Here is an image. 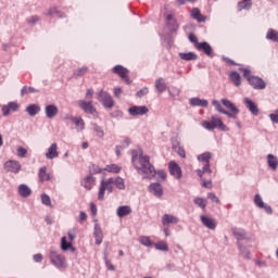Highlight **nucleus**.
<instances>
[{"instance_id":"nucleus-25","label":"nucleus","mask_w":278,"mask_h":278,"mask_svg":"<svg viewBox=\"0 0 278 278\" xmlns=\"http://www.w3.org/2000/svg\"><path fill=\"white\" fill-rule=\"evenodd\" d=\"M178 55L180 60H184L185 62H194L195 60H199V55L194 52H180Z\"/></svg>"},{"instance_id":"nucleus-8","label":"nucleus","mask_w":278,"mask_h":278,"mask_svg":"<svg viewBox=\"0 0 278 278\" xmlns=\"http://www.w3.org/2000/svg\"><path fill=\"white\" fill-rule=\"evenodd\" d=\"M112 73L118 75V77H121V79H123V81H125V84H127L128 86L131 85V79L129 78V70H127L125 66L115 65L112 68Z\"/></svg>"},{"instance_id":"nucleus-33","label":"nucleus","mask_w":278,"mask_h":278,"mask_svg":"<svg viewBox=\"0 0 278 278\" xmlns=\"http://www.w3.org/2000/svg\"><path fill=\"white\" fill-rule=\"evenodd\" d=\"M40 110L38 104H29L25 111L29 116H36L37 114H40Z\"/></svg>"},{"instance_id":"nucleus-57","label":"nucleus","mask_w":278,"mask_h":278,"mask_svg":"<svg viewBox=\"0 0 278 278\" xmlns=\"http://www.w3.org/2000/svg\"><path fill=\"white\" fill-rule=\"evenodd\" d=\"M40 21V17L38 15H33L27 20L28 25H36Z\"/></svg>"},{"instance_id":"nucleus-56","label":"nucleus","mask_w":278,"mask_h":278,"mask_svg":"<svg viewBox=\"0 0 278 278\" xmlns=\"http://www.w3.org/2000/svg\"><path fill=\"white\" fill-rule=\"evenodd\" d=\"M207 199L213 201V203H220V199H218V197H216V193H214V192H208Z\"/></svg>"},{"instance_id":"nucleus-61","label":"nucleus","mask_w":278,"mask_h":278,"mask_svg":"<svg viewBox=\"0 0 278 278\" xmlns=\"http://www.w3.org/2000/svg\"><path fill=\"white\" fill-rule=\"evenodd\" d=\"M189 40H190V42H193L194 47H197V45L201 43V42H199V40H197V36L194 34L189 35Z\"/></svg>"},{"instance_id":"nucleus-54","label":"nucleus","mask_w":278,"mask_h":278,"mask_svg":"<svg viewBox=\"0 0 278 278\" xmlns=\"http://www.w3.org/2000/svg\"><path fill=\"white\" fill-rule=\"evenodd\" d=\"M87 73H88V66H83L77 70L75 75L76 77H84V75H86Z\"/></svg>"},{"instance_id":"nucleus-48","label":"nucleus","mask_w":278,"mask_h":278,"mask_svg":"<svg viewBox=\"0 0 278 278\" xmlns=\"http://www.w3.org/2000/svg\"><path fill=\"white\" fill-rule=\"evenodd\" d=\"M139 242L140 244H142L143 247H153V242L151 241V238L147 237V236H141L139 238Z\"/></svg>"},{"instance_id":"nucleus-39","label":"nucleus","mask_w":278,"mask_h":278,"mask_svg":"<svg viewBox=\"0 0 278 278\" xmlns=\"http://www.w3.org/2000/svg\"><path fill=\"white\" fill-rule=\"evenodd\" d=\"M104 170H106V173H113L115 175H118V173H121L122 168H121V166H118L116 164H110V165H106Z\"/></svg>"},{"instance_id":"nucleus-9","label":"nucleus","mask_w":278,"mask_h":278,"mask_svg":"<svg viewBox=\"0 0 278 278\" xmlns=\"http://www.w3.org/2000/svg\"><path fill=\"white\" fill-rule=\"evenodd\" d=\"M4 169L7 173H13V175H18L21 173V163L18 161L9 160L4 163Z\"/></svg>"},{"instance_id":"nucleus-50","label":"nucleus","mask_w":278,"mask_h":278,"mask_svg":"<svg viewBox=\"0 0 278 278\" xmlns=\"http://www.w3.org/2000/svg\"><path fill=\"white\" fill-rule=\"evenodd\" d=\"M41 203L43 205H47L48 207H51V198L47 193L41 194Z\"/></svg>"},{"instance_id":"nucleus-1","label":"nucleus","mask_w":278,"mask_h":278,"mask_svg":"<svg viewBox=\"0 0 278 278\" xmlns=\"http://www.w3.org/2000/svg\"><path fill=\"white\" fill-rule=\"evenodd\" d=\"M131 162L134 168L139 175H142L143 179H153V177L157 175L155 166L151 164V157L149 155H144L142 150H132Z\"/></svg>"},{"instance_id":"nucleus-15","label":"nucleus","mask_w":278,"mask_h":278,"mask_svg":"<svg viewBox=\"0 0 278 278\" xmlns=\"http://www.w3.org/2000/svg\"><path fill=\"white\" fill-rule=\"evenodd\" d=\"M163 227H168L170 225H177L179 223V217L170 214H164L161 218Z\"/></svg>"},{"instance_id":"nucleus-53","label":"nucleus","mask_w":278,"mask_h":278,"mask_svg":"<svg viewBox=\"0 0 278 278\" xmlns=\"http://www.w3.org/2000/svg\"><path fill=\"white\" fill-rule=\"evenodd\" d=\"M167 27L169 31H177V29H179V25L177 24V21L167 22Z\"/></svg>"},{"instance_id":"nucleus-20","label":"nucleus","mask_w":278,"mask_h":278,"mask_svg":"<svg viewBox=\"0 0 278 278\" xmlns=\"http://www.w3.org/2000/svg\"><path fill=\"white\" fill-rule=\"evenodd\" d=\"M55 157H60V152H58V143H52L46 152V160H55Z\"/></svg>"},{"instance_id":"nucleus-26","label":"nucleus","mask_w":278,"mask_h":278,"mask_svg":"<svg viewBox=\"0 0 278 278\" xmlns=\"http://www.w3.org/2000/svg\"><path fill=\"white\" fill-rule=\"evenodd\" d=\"M17 192L20 197H23V199H27V197H31V189L25 184H22L18 186Z\"/></svg>"},{"instance_id":"nucleus-22","label":"nucleus","mask_w":278,"mask_h":278,"mask_svg":"<svg viewBox=\"0 0 278 278\" xmlns=\"http://www.w3.org/2000/svg\"><path fill=\"white\" fill-rule=\"evenodd\" d=\"M93 238H96V244L98 247L103 243V230L99 224H94Z\"/></svg>"},{"instance_id":"nucleus-19","label":"nucleus","mask_w":278,"mask_h":278,"mask_svg":"<svg viewBox=\"0 0 278 278\" xmlns=\"http://www.w3.org/2000/svg\"><path fill=\"white\" fill-rule=\"evenodd\" d=\"M149 191L154 194V197H157L160 199V197L164 195V189H162V185L160 182H152L149 186Z\"/></svg>"},{"instance_id":"nucleus-51","label":"nucleus","mask_w":278,"mask_h":278,"mask_svg":"<svg viewBox=\"0 0 278 278\" xmlns=\"http://www.w3.org/2000/svg\"><path fill=\"white\" fill-rule=\"evenodd\" d=\"M155 249H157V251H168V244H166V242L164 241H160L157 243H155Z\"/></svg>"},{"instance_id":"nucleus-41","label":"nucleus","mask_w":278,"mask_h":278,"mask_svg":"<svg viewBox=\"0 0 278 278\" xmlns=\"http://www.w3.org/2000/svg\"><path fill=\"white\" fill-rule=\"evenodd\" d=\"M113 184L118 190H125V180L122 177L117 176L113 178Z\"/></svg>"},{"instance_id":"nucleus-40","label":"nucleus","mask_w":278,"mask_h":278,"mask_svg":"<svg viewBox=\"0 0 278 278\" xmlns=\"http://www.w3.org/2000/svg\"><path fill=\"white\" fill-rule=\"evenodd\" d=\"M61 249L62 251H68V249H71V251H75L73 243L66 241V237H62L61 239Z\"/></svg>"},{"instance_id":"nucleus-27","label":"nucleus","mask_w":278,"mask_h":278,"mask_svg":"<svg viewBox=\"0 0 278 278\" xmlns=\"http://www.w3.org/2000/svg\"><path fill=\"white\" fill-rule=\"evenodd\" d=\"M96 181H97V178H94L92 175H88L83 180L81 186H84L86 190H92V186H94Z\"/></svg>"},{"instance_id":"nucleus-11","label":"nucleus","mask_w":278,"mask_h":278,"mask_svg":"<svg viewBox=\"0 0 278 278\" xmlns=\"http://www.w3.org/2000/svg\"><path fill=\"white\" fill-rule=\"evenodd\" d=\"M128 114L130 116H144V114H149V108L147 105H134L128 109Z\"/></svg>"},{"instance_id":"nucleus-46","label":"nucleus","mask_w":278,"mask_h":278,"mask_svg":"<svg viewBox=\"0 0 278 278\" xmlns=\"http://www.w3.org/2000/svg\"><path fill=\"white\" fill-rule=\"evenodd\" d=\"M54 14H56V16H59V18H64V14H61L60 11L58 10V7H52L48 10V12L46 13V16H53Z\"/></svg>"},{"instance_id":"nucleus-21","label":"nucleus","mask_w":278,"mask_h":278,"mask_svg":"<svg viewBox=\"0 0 278 278\" xmlns=\"http://www.w3.org/2000/svg\"><path fill=\"white\" fill-rule=\"evenodd\" d=\"M154 88H155V92H157V94H163V92H166V89L168 88V86L166 85V80H164V78L160 77L155 80Z\"/></svg>"},{"instance_id":"nucleus-10","label":"nucleus","mask_w":278,"mask_h":278,"mask_svg":"<svg viewBox=\"0 0 278 278\" xmlns=\"http://www.w3.org/2000/svg\"><path fill=\"white\" fill-rule=\"evenodd\" d=\"M78 108H80V110H83L85 114H91V115L97 114V108H94V104H92V101L87 102L85 100H80L78 101Z\"/></svg>"},{"instance_id":"nucleus-63","label":"nucleus","mask_w":278,"mask_h":278,"mask_svg":"<svg viewBox=\"0 0 278 278\" xmlns=\"http://www.w3.org/2000/svg\"><path fill=\"white\" fill-rule=\"evenodd\" d=\"M33 260H34V262H36V263L42 262V254H40V253L35 254V255L33 256Z\"/></svg>"},{"instance_id":"nucleus-36","label":"nucleus","mask_w":278,"mask_h":278,"mask_svg":"<svg viewBox=\"0 0 278 278\" xmlns=\"http://www.w3.org/2000/svg\"><path fill=\"white\" fill-rule=\"evenodd\" d=\"M237 8L239 12H242V10H250L251 8H253V2H247L245 0H241L240 2H238Z\"/></svg>"},{"instance_id":"nucleus-35","label":"nucleus","mask_w":278,"mask_h":278,"mask_svg":"<svg viewBox=\"0 0 278 278\" xmlns=\"http://www.w3.org/2000/svg\"><path fill=\"white\" fill-rule=\"evenodd\" d=\"M74 125L76 126L77 131H84L86 129V122L81 117H75L73 119Z\"/></svg>"},{"instance_id":"nucleus-64","label":"nucleus","mask_w":278,"mask_h":278,"mask_svg":"<svg viewBox=\"0 0 278 278\" xmlns=\"http://www.w3.org/2000/svg\"><path fill=\"white\" fill-rule=\"evenodd\" d=\"M90 211L92 216H97V204H94L93 202L90 203Z\"/></svg>"},{"instance_id":"nucleus-12","label":"nucleus","mask_w":278,"mask_h":278,"mask_svg":"<svg viewBox=\"0 0 278 278\" xmlns=\"http://www.w3.org/2000/svg\"><path fill=\"white\" fill-rule=\"evenodd\" d=\"M254 204L256 205V207H258V210H264L266 214H273V207L264 203V200H262V195H260L258 193L254 195Z\"/></svg>"},{"instance_id":"nucleus-16","label":"nucleus","mask_w":278,"mask_h":278,"mask_svg":"<svg viewBox=\"0 0 278 278\" xmlns=\"http://www.w3.org/2000/svg\"><path fill=\"white\" fill-rule=\"evenodd\" d=\"M18 102H9L5 105H2V115L10 116V112H18Z\"/></svg>"},{"instance_id":"nucleus-5","label":"nucleus","mask_w":278,"mask_h":278,"mask_svg":"<svg viewBox=\"0 0 278 278\" xmlns=\"http://www.w3.org/2000/svg\"><path fill=\"white\" fill-rule=\"evenodd\" d=\"M114 178H109V179H102L100 182V188L98 192V199L99 201H104L105 199V190L109 194H112L114 192Z\"/></svg>"},{"instance_id":"nucleus-43","label":"nucleus","mask_w":278,"mask_h":278,"mask_svg":"<svg viewBox=\"0 0 278 278\" xmlns=\"http://www.w3.org/2000/svg\"><path fill=\"white\" fill-rule=\"evenodd\" d=\"M229 77L232 84H235L236 86H240V84H242L240 79V74L238 72H231Z\"/></svg>"},{"instance_id":"nucleus-59","label":"nucleus","mask_w":278,"mask_h":278,"mask_svg":"<svg viewBox=\"0 0 278 278\" xmlns=\"http://www.w3.org/2000/svg\"><path fill=\"white\" fill-rule=\"evenodd\" d=\"M269 118L271 123L278 124V109L275 111V113L269 114Z\"/></svg>"},{"instance_id":"nucleus-45","label":"nucleus","mask_w":278,"mask_h":278,"mask_svg":"<svg viewBox=\"0 0 278 278\" xmlns=\"http://www.w3.org/2000/svg\"><path fill=\"white\" fill-rule=\"evenodd\" d=\"M91 125L98 138H103L105 136V132L101 126H99L97 123H92Z\"/></svg>"},{"instance_id":"nucleus-58","label":"nucleus","mask_w":278,"mask_h":278,"mask_svg":"<svg viewBox=\"0 0 278 278\" xmlns=\"http://www.w3.org/2000/svg\"><path fill=\"white\" fill-rule=\"evenodd\" d=\"M17 155L18 157H25L27 155V149L23 147L17 148Z\"/></svg>"},{"instance_id":"nucleus-24","label":"nucleus","mask_w":278,"mask_h":278,"mask_svg":"<svg viewBox=\"0 0 278 278\" xmlns=\"http://www.w3.org/2000/svg\"><path fill=\"white\" fill-rule=\"evenodd\" d=\"M189 103L192 108H207V105H210L207 100L200 98H191Z\"/></svg>"},{"instance_id":"nucleus-34","label":"nucleus","mask_w":278,"mask_h":278,"mask_svg":"<svg viewBox=\"0 0 278 278\" xmlns=\"http://www.w3.org/2000/svg\"><path fill=\"white\" fill-rule=\"evenodd\" d=\"M193 203L203 211L207 207V200L205 198L197 197L193 199Z\"/></svg>"},{"instance_id":"nucleus-44","label":"nucleus","mask_w":278,"mask_h":278,"mask_svg":"<svg viewBox=\"0 0 278 278\" xmlns=\"http://www.w3.org/2000/svg\"><path fill=\"white\" fill-rule=\"evenodd\" d=\"M238 248L244 260H251V252L247 250V247L242 245V243H238Z\"/></svg>"},{"instance_id":"nucleus-18","label":"nucleus","mask_w":278,"mask_h":278,"mask_svg":"<svg viewBox=\"0 0 278 278\" xmlns=\"http://www.w3.org/2000/svg\"><path fill=\"white\" fill-rule=\"evenodd\" d=\"M195 49L198 51H203V53H205V55H207L208 58H214V53L212 52V46H210L206 41L197 43Z\"/></svg>"},{"instance_id":"nucleus-13","label":"nucleus","mask_w":278,"mask_h":278,"mask_svg":"<svg viewBox=\"0 0 278 278\" xmlns=\"http://www.w3.org/2000/svg\"><path fill=\"white\" fill-rule=\"evenodd\" d=\"M168 168L169 175H172V177H175V179H181V177L184 176L181 167H179V164H177V162L170 161L168 164Z\"/></svg>"},{"instance_id":"nucleus-4","label":"nucleus","mask_w":278,"mask_h":278,"mask_svg":"<svg viewBox=\"0 0 278 278\" xmlns=\"http://www.w3.org/2000/svg\"><path fill=\"white\" fill-rule=\"evenodd\" d=\"M202 126L204 129H207L208 131H213V129H219L220 131H229L227 128V125L223 123V119H220L218 116H212L211 121H204L202 123Z\"/></svg>"},{"instance_id":"nucleus-37","label":"nucleus","mask_w":278,"mask_h":278,"mask_svg":"<svg viewBox=\"0 0 278 278\" xmlns=\"http://www.w3.org/2000/svg\"><path fill=\"white\" fill-rule=\"evenodd\" d=\"M267 40H271L273 42H278V31L269 28L267 30V35H266Z\"/></svg>"},{"instance_id":"nucleus-42","label":"nucleus","mask_w":278,"mask_h":278,"mask_svg":"<svg viewBox=\"0 0 278 278\" xmlns=\"http://www.w3.org/2000/svg\"><path fill=\"white\" fill-rule=\"evenodd\" d=\"M37 92H38V89H36L34 87L24 86L21 90V96L25 97V94H34Z\"/></svg>"},{"instance_id":"nucleus-62","label":"nucleus","mask_w":278,"mask_h":278,"mask_svg":"<svg viewBox=\"0 0 278 278\" xmlns=\"http://www.w3.org/2000/svg\"><path fill=\"white\" fill-rule=\"evenodd\" d=\"M222 60L224 62H226L227 64H230V66H236L237 65L236 61H233V60H231V59H229L227 56H223Z\"/></svg>"},{"instance_id":"nucleus-60","label":"nucleus","mask_w":278,"mask_h":278,"mask_svg":"<svg viewBox=\"0 0 278 278\" xmlns=\"http://www.w3.org/2000/svg\"><path fill=\"white\" fill-rule=\"evenodd\" d=\"M104 262H105V266L108 268V270H115L114 265H112V262H110V260H108V257H104Z\"/></svg>"},{"instance_id":"nucleus-30","label":"nucleus","mask_w":278,"mask_h":278,"mask_svg":"<svg viewBox=\"0 0 278 278\" xmlns=\"http://www.w3.org/2000/svg\"><path fill=\"white\" fill-rule=\"evenodd\" d=\"M191 16L192 18H194V21H198V23H205V16L201 14V10H199L198 8H193L191 10Z\"/></svg>"},{"instance_id":"nucleus-23","label":"nucleus","mask_w":278,"mask_h":278,"mask_svg":"<svg viewBox=\"0 0 278 278\" xmlns=\"http://www.w3.org/2000/svg\"><path fill=\"white\" fill-rule=\"evenodd\" d=\"M58 112H59V110H58V106L55 104H48L45 108L46 117L49 118V119L55 118Z\"/></svg>"},{"instance_id":"nucleus-32","label":"nucleus","mask_w":278,"mask_h":278,"mask_svg":"<svg viewBox=\"0 0 278 278\" xmlns=\"http://www.w3.org/2000/svg\"><path fill=\"white\" fill-rule=\"evenodd\" d=\"M197 175L200 179H203L204 175H212V168H210V163H205L202 169H197Z\"/></svg>"},{"instance_id":"nucleus-14","label":"nucleus","mask_w":278,"mask_h":278,"mask_svg":"<svg viewBox=\"0 0 278 278\" xmlns=\"http://www.w3.org/2000/svg\"><path fill=\"white\" fill-rule=\"evenodd\" d=\"M243 103L247 110L252 113V116H257L260 114V108H257V104L253 100L243 98Z\"/></svg>"},{"instance_id":"nucleus-31","label":"nucleus","mask_w":278,"mask_h":278,"mask_svg":"<svg viewBox=\"0 0 278 278\" xmlns=\"http://www.w3.org/2000/svg\"><path fill=\"white\" fill-rule=\"evenodd\" d=\"M267 166H269V168L271 170H277V166H278L277 156H275L274 154H268L267 155Z\"/></svg>"},{"instance_id":"nucleus-47","label":"nucleus","mask_w":278,"mask_h":278,"mask_svg":"<svg viewBox=\"0 0 278 278\" xmlns=\"http://www.w3.org/2000/svg\"><path fill=\"white\" fill-rule=\"evenodd\" d=\"M232 236L236 240H245L247 239V231L244 230H233Z\"/></svg>"},{"instance_id":"nucleus-49","label":"nucleus","mask_w":278,"mask_h":278,"mask_svg":"<svg viewBox=\"0 0 278 278\" xmlns=\"http://www.w3.org/2000/svg\"><path fill=\"white\" fill-rule=\"evenodd\" d=\"M201 182L203 188H207L208 190L212 189V178L206 179V177L203 176Z\"/></svg>"},{"instance_id":"nucleus-3","label":"nucleus","mask_w":278,"mask_h":278,"mask_svg":"<svg viewBox=\"0 0 278 278\" xmlns=\"http://www.w3.org/2000/svg\"><path fill=\"white\" fill-rule=\"evenodd\" d=\"M239 71H240V73H243V77L248 80L250 86H252V88H254V90L266 89V81H264V79H262L261 77L251 75V70L240 67Z\"/></svg>"},{"instance_id":"nucleus-28","label":"nucleus","mask_w":278,"mask_h":278,"mask_svg":"<svg viewBox=\"0 0 278 278\" xmlns=\"http://www.w3.org/2000/svg\"><path fill=\"white\" fill-rule=\"evenodd\" d=\"M116 214L118 218H125V216H129V214H131V206H128V205L119 206L116 210Z\"/></svg>"},{"instance_id":"nucleus-52","label":"nucleus","mask_w":278,"mask_h":278,"mask_svg":"<svg viewBox=\"0 0 278 278\" xmlns=\"http://www.w3.org/2000/svg\"><path fill=\"white\" fill-rule=\"evenodd\" d=\"M101 167H99V165H96V164H93V165H91L90 167H89V175H99V173H101Z\"/></svg>"},{"instance_id":"nucleus-29","label":"nucleus","mask_w":278,"mask_h":278,"mask_svg":"<svg viewBox=\"0 0 278 278\" xmlns=\"http://www.w3.org/2000/svg\"><path fill=\"white\" fill-rule=\"evenodd\" d=\"M38 177H39L40 184H45V181L51 180V175L47 173V167L45 166L39 168Z\"/></svg>"},{"instance_id":"nucleus-55","label":"nucleus","mask_w":278,"mask_h":278,"mask_svg":"<svg viewBox=\"0 0 278 278\" xmlns=\"http://www.w3.org/2000/svg\"><path fill=\"white\" fill-rule=\"evenodd\" d=\"M149 94V88L143 87L141 90L137 91V97L142 99V97H147Z\"/></svg>"},{"instance_id":"nucleus-6","label":"nucleus","mask_w":278,"mask_h":278,"mask_svg":"<svg viewBox=\"0 0 278 278\" xmlns=\"http://www.w3.org/2000/svg\"><path fill=\"white\" fill-rule=\"evenodd\" d=\"M49 257L55 268H66V258L60 252L50 250Z\"/></svg>"},{"instance_id":"nucleus-7","label":"nucleus","mask_w":278,"mask_h":278,"mask_svg":"<svg viewBox=\"0 0 278 278\" xmlns=\"http://www.w3.org/2000/svg\"><path fill=\"white\" fill-rule=\"evenodd\" d=\"M98 101L102 103L105 110H112L114 108V99L112 98V94L103 89L98 92Z\"/></svg>"},{"instance_id":"nucleus-2","label":"nucleus","mask_w":278,"mask_h":278,"mask_svg":"<svg viewBox=\"0 0 278 278\" xmlns=\"http://www.w3.org/2000/svg\"><path fill=\"white\" fill-rule=\"evenodd\" d=\"M220 102L224 105V108H226L227 110H230V112L225 110L223 105H220ZM220 102L218 100L212 101L213 108H215V110L219 112V114H225V116H228V118H233V119L238 118V115L240 114V109L237 108L236 104H233V102L225 98L222 99Z\"/></svg>"},{"instance_id":"nucleus-17","label":"nucleus","mask_w":278,"mask_h":278,"mask_svg":"<svg viewBox=\"0 0 278 278\" xmlns=\"http://www.w3.org/2000/svg\"><path fill=\"white\" fill-rule=\"evenodd\" d=\"M200 220H201L202 225L204 227H206V229H211L212 231H214V229H216V219L205 216V215H201Z\"/></svg>"},{"instance_id":"nucleus-38","label":"nucleus","mask_w":278,"mask_h":278,"mask_svg":"<svg viewBox=\"0 0 278 278\" xmlns=\"http://www.w3.org/2000/svg\"><path fill=\"white\" fill-rule=\"evenodd\" d=\"M211 160H212L211 152H204V153L198 155V162H204L205 164H210Z\"/></svg>"}]
</instances>
